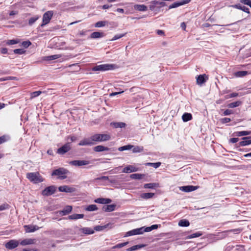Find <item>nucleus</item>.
I'll use <instances>...</instances> for the list:
<instances>
[{
    "label": "nucleus",
    "mask_w": 251,
    "mask_h": 251,
    "mask_svg": "<svg viewBox=\"0 0 251 251\" xmlns=\"http://www.w3.org/2000/svg\"><path fill=\"white\" fill-rule=\"evenodd\" d=\"M26 178L34 183H38L44 181V179L38 172L27 173Z\"/></svg>",
    "instance_id": "1"
},
{
    "label": "nucleus",
    "mask_w": 251,
    "mask_h": 251,
    "mask_svg": "<svg viewBox=\"0 0 251 251\" xmlns=\"http://www.w3.org/2000/svg\"><path fill=\"white\" fill-rule=\"evenodd\" d=\"M92 136L94 142V145L98 142L109 141L111 139L110 135L108 134L97 133L92 135Z\"/></svg>",
    "instance_id": "2"
},
{
    "label": "nucleus",
    "mask_w": 251,
    "mask_h": 251,
    "mask_svg": "<svg viewBox=\"0 0 251 251\" xmlns=\"http://www.w3.org/2000/svg\"><path fill=\"white\" fill-rule=\"evenodd\" d=\"M69 171L64 168H59L53 171L51 176H56L57 178L60 179H64L67 178V175Z\"/></svg>",
    "instance_id": "3"
},
{
    "label": "nucleus",
    "mask_w": 251,
    "mask_h": 251,
    "mask_svg": "<svg viewBox=\"0 0 251 251\" xmlns=\"http://www.w3.org/2000/svg\"><path fill=\"white\" fill-rule=\"evenodd\" d=\"M118 67L115 64H104L95 66L92 68L93 71H105L114 70Z\"/></svg>",
    "instance_id": "4"
},
{
    "label": "nucleus",
    "mask_w": 251,
    "mask_h": 251,
    "mask_svg": "<svg viewBox=\"0 0 251 251\" xmlns=\"http://www.w3.org/2000/svg\"><path fill=\"white\" fill-rule=\"evenodd\" d=\"M53 15V12L52 11H48L45 12L43 16L42 24L41 25V26L43 27L49 24Z\"/></svg>",
    "instance_id": "5"
},
{
    "label": "nucleus",
    "mask_w": 251,
    "mask_h": 251,
    "mask_svg": "<svg viewBox=\"0 0 251 251\" xmlns=\"http://www.w3.org/2000/svg\"><path fill=\"white\" fill-rule=\"evenodd\" d=\"M71 149L70 143H67L58 149L57 153L59 154H64L69 151Z\"/></svg>",
    "instance_id": "6"
},
{
    "label": "nucleus",
    "mask_w": 251,
    "mask_h": 251,
    "mask_svg": "<svg viewBox=\"0 0 251 251\" xmlns=\"http://www.w3.org/2000/svg\"><path fill=\"white\" fill-rule=\"evenodd\" d=\"M56 187L54 185L47 187L42 191V194L46 196L51 195L56 191Z\"/></svg>",
    "instance_id": "7"
},
{
    "label": "nucleus",
    "mask_w": 251,
    "mask_h": 251,
    "mask_svg": "<svg viewBox=\"0 0 251 251\" xmlns=\"http://www.w3.org/2000/svg\"><path fill=\"white\" fill-rule=\"evenodd\" d=\"M94 145V142L91 136L90 138H84L80 141L78 145L80 146H92Z\"/></svg>",
    "instance_id": "8"
},
{
    "label": "nucleus",
    "mask_w": 251,
    "mask_h": 251,
    "mask_svg": "<svg viewBox=\"0 0 251 251\" xmlns=\"http://www.w3.org/2000/svg\"><path fill=\"white\" fill-rule=\"evenodd\" d=\"M19 243V241L16 240H11L5 245L6 248L9 250H12L18 247Z\"/></svg>",
    "instance_id": "9"
},
{
    "label": "nucleus",
    "mask_w": 251,
    "mask_h": 251,
    "mask_svg": "<svg viewBox=\"0 0 251 251\" xmlns=\"http://www.w3.org/2000/svg\"><path fill=\"white\" fill-rule=\"evenodd\" d=\"M58 190L60 192L66 193H73L75 191V188L68 185H63L59 187Z\"/></svg>",
    "instance_id": "10"
},
{
    "label": "nucleus",
    "mask_w": 251,
    "mask_h": 251,
    "mask_svg": "<svg viewBox=\"0 0 251 251\" xmlns=\"http://www.w3.org/2000/svg\"><path fill=\"white\" fill-rule=\"evenodd\" d=\"M191 0H182L180 1L175 2L173 3H172V4H171L169 6V8L172 9V8H175L178 7L180 6L189 3L191 1Z\"/></svg>",
    "instance_id": "11"
},
{
    "label": "nucleus",
    "mask_w": 251,
    "mask_h": 251,
    "mask_svg": "<svg viewBox=\"0 0 251 251\" xmlns=\"http://www.w3.org/2000/svg\"><path fill=\"white\" fill-rule=\"evenodd\" d=\"M69 163L75 166H82L89 164L90 162L87 160H73L70 161Z\"/></svg>",
    "instance_id": "12"
},
{
    "label": "nucleus",
    "mask_w": 251,
    "mask_h": 251,
    "mask_svg": "<svg viewBox=\"0 0 251 251\" xmlns=\"http://www.w3.org/2000/svg\"><path fill=\"white\" fill-rule=\"evenodd\" d=\"M139 170V169L132 165H128L125 167L123 170V172L124 173H130L132 172H135Z\"/></svg>",
    "instance_id": "13"
},
{
    "label": "nucleus",
    "mask_w": 251,
    "mask_h": 251,
    "mask_svg": "<svg viewBox=\"0 0 251 251\" xmlns=\"http://www.w3.org/2000/svg\"><path fill=\"white\" fill-rule=\"evenodd\" d=\"M142 229L141 227L132 229L127 232H126L125 236L126 237L130 236L132 235L142 234Z\"/></svg>",
    "instance_id": "14"
},
{
    "label": "nucleus",
    "mask_w": 251,
    "mask_h": 251,
    "mask_svg": "<svg viewBox=\"0 0 251 251\" xmlns=\"http://www.w3.org/2000/svg\"><path fill=\"white\" fill-rule=\"evenodd\" d=\"M208 79V76L205 74L200 75L197 77V83L199 85H201L205 83Z\"/></svg>",
    "instance_id": "15"
},
{
    "label": "nucleus",
    "mask_w": 251,
    "mask_h": 251,
    "mask_svg": "<svg viewBox=\"0 0 251 251\" xmlns=\"http://www.w3.org/2000/svg\"><path fill=\"white\" fill-rule=\"evenodd\" d=\"M198 188V186L187 185L180 187V190L185 192H190L197 190Z\"/></svg>",
    "instance_id": "16"
},
{
    "label": "nucleus",
    "mask_w": 251,
    "mask_h": 251,
    "mask_svg": "<svg viewBox=\"0 0 251 251\" xmlns=\"http://www.w3.org/2000/svg\"><path fill=\"white\" fill-rule=\"evenodd\" d=\"M72 206L70 205L66 206L62 210L58 211V213L61 216H65L70 213L72 210Z\"/></svg>",
    "instance_id": "17"
},
{
    "label": "nucleus",
    "mask_w": 251,
    "mask_h": 251,
    "mask_svg": "<svg viewBox=\"0 0 251 251\" xmlns=\"http://www.w3.org/2000/svg\"><path fill=\"white\" fill-rule=\"evenodd\" d=\"M26 232H32L39 229L37 226L26 225L24 226Z\"/></svg>",
    "instance_id": "18"
},
{
    "label": "nucleus",
    "mask_w": 251,
    "mask_h": 251,
    "mask_svg": "<svg viewBox=\"0 0 251 251\" xmlns=\"http://www.w3.org/2000/svg\"><path fill=\"white\" fill-rule=\"evenodd\" d=\"M116 205L115 204L103 206L102 210L104 212H112L115 210Z\"/></svg>",
    "instance_id": "19"
},
{
    "label": "nucleus",
    "mask_w": 251,
    "mask_h": 251,
    "mask_svg": "<svg viewBox=\"0 0 251 251\" xmlns=\"http://www.w3.org/2000/svg\"><path fill=\"white\" fill-rule=\"evenodd\" d=\"M95 202L100 204H108L111 202V200L106 198H98L95 200Z\"/></svg>",
    "instance_id": "20"
},
{
    "label": "nucleus",
    "mask_w": 251,
    "mask_h": 251,
    "mask_svg": "<svg viewBox=\"0 0 251 251\" xmlns=\"http://www.w3.org/2000/svg\"><path fill=\"white\" fill-rule=\"evenodd\" d=\"M251 137H243L242 139L243 141L239 143L240 146H245L251 144V140H250Z\"/></svg>",
    "instance_id": "21"
},
{
    "label": "nucleus",
    "mask_w": 251,
    "mask_h": 251,
    "mask_svg": "<svg viewBox=\"0 0 251 251\" xmlns=\"http://www.w3.org/2000/svg\"><path fill=\"white\" fill-rule=\"evenodd\" d=\"M79 231L85 234L90 235L94 233V230L90 227H83L79 229Z\"/></svg>",
    "instance_id": "22"
},
{
    "label": "nucleus",
    "mask_w": 251,
    "mask_h": 251,
    "mask_svg": "<svg viewBox=\"0 0 251 251\" xmlns=\"http://www.w3.org/2000/svg\"><path fill=\"white\" fill-rule=\"evenodd\" d=\"M109 149L102 145H98L94 148V151L96 152H100L103 151H108Z\"/></svg>",
    "instance_id": "23"
},
{
    "label": "nucleus",
    "mask_w": 251,
    "mask_h": 251,
    "mask_svg": "<svg viewBox=\"0 0 251 251\" xmlns=\"http://www.w3.org/2000/svg\"><path fill=\"white\" fill-rule=\"evenodd\" d=\"M232 6L235 8L241 10L243 11H244L245 12H246L248 14H250L249 9L245 6H242L240 4H237L233 5Z\"/></svg>",
    "instance_id": "24"
},
{
    "label": "nucleus",
    "mask_w": 251,
    "mask_h": 251,
    "mask_svg": "<svg viewBox=\"0 0 251 251\" xmlns=\"http://www.w3.org/2000/svg\"><path fill=\"white\" fill-rule=\"evenodd\" d=\"M154 196V193H144L140 195V198L143 199L148 200L152 198Z\"/></svg>",
    "instance_id": "25"
},
{
    "label": "nucleus",
    "mask_w": 251,
    "mask_h": 251,
    "mask_svg": "<svg viewBox=\"0 0 251 251\" xmlns=\"http://www.w3.org/2000/svg\"><path fill=\"white\" fill-rule=\"evenodd\" d=\"M249 74V73L246 71H237L234 73V76L236 77H242Z\"/></svg>",
    "instance_id": "26"
},
{
    "label": "nucleus",
    "mask_w": 251,
    "mask_h": 251,
    "mask_svg": "<svg viewBox=\"0 0 251 251\" xmlns=\"http://www.w3.org/2000/svg\"><path fill=\"white\" fill-rule=\"evenodd\" d=\"M134 8L135 10L139 11H146L148 9L147 6L144 4H135Z\"/></svg>",
    "instance_id": "27"
},
{
    "label": "nucleus",
    "mask_w": 251,
    "mask_h": 251,
    "mask_svg": "<svg viewBox=\"0 0 251 251\" xmlns=\"http://www.w3.org/2000/svg\"><path fill=\"white\" fill-rule=\"evenodd\" d=\"M158 187L159 184L157 183H150L144 185V188L145 189H154Z\"/></svg>",
    "instance_id": "28"
},
{
    "label": "nucleus",
    "mask_w": 251,
    "mask_h": 251,
    "mask_svg": "<svg viewBox=\"0 0 251 251\" xmlns=\"http://www.w3.org/2000/svg\"><path fill=\"white\" fill-rule=\"evenodd\" d=\"M146 246L145 244H140V245H134L130 248H129L127 249V251H133L138 249H142Z\"/></svg>",
    "instance_id": "29"
},
{
    "label": "nucleus",
    "mask_w": 251,
    "mask_h": 251,
    "mask_svg": "<svg viewBox=\"0 0 251 251\" xmlns=\"http://www.w3.org/2000/svg\"><path fill=\"white\" fill-rule=\"evenodd\" d=\"M192 119V115L191 113H185L182 116V119L183 122H186Z\"/></svg>",
    "instance_id": "30"
},
{
    "label": "nucleus",
    "mask_w": 251,
    "mask_h": 251,
    "mask_svg": "<svg viewBox=\"0 0 251 251\" xmlns=\"http://www.w3.org/2000/svg\"><path fill=\"white\" fill-rule=\"evenodd\" d=\"M84 215L82 214H74L71 215H70L68 217V219L70 220H77L79 219H81L84 217Z\"/></svg>",
    "instance_id": "31"
},
{
    "label": "nucleus",
    "mask_w": 251,
    "mask_h": 251,
    "mask_svg": "<svg viewBox=\"0 0 251 251\" xmlns=\"http://www.w3.org/2000/svg\"><path fill=\"white\" fill-rule=\"evenodd\" d=\"M111 125L114 126L115 128H122L126 126V124L123 122H115V123H111Z\"/></svg>",
    "instance_id": "32"
},
{
    "label": "nucleus",
    "mask_w": 251,
    "mask_h": 251,
    "mask_svg": "<svg viewBox=\"0 0 251 251\" xmlns=\"http://www.w3.org/2000/svg\"><path fill=\"white\" fill-rule=\"evenodd\" d=\"M102 32H94L91 34V38L93 39L99 38L103 36Z\"/></svg>",
    "instance_id": "33"
},
{
    "label": "nucleus",
    "mask_w": 251,
    "mask_h": 251,
    "mask_svg": "<svg viewBox=\"0 0 251 251\" xmlns=\"http://www.w3.org/2000/svg\"><path fill=\"white\" fill-rule=\"evenodd\" d=\"M144 176H145V175H144V174H133L130 175V177L131 178H132L133 179H141Z\"/></svg>",
    "instance_id": "34"
},
{
    "label": "nucleus",
    "mask_w": 251,
    "mask_h": 251,
    "mask_svg": "<svg viewBox=\"0 0 251 251\" xmlns=\"http://www.w3.org/2000/svg\"><path fill=\"white\" fill-rule=\"evenodd\" d=\"M242 104V102L240 100H238L235 102L230 103L228 104L227 106L229 108H235L240 106Z\"/></svg>",
    "instance_id": "35"
},
{
    "label": "nucleus",
    "mask_w": 251,
    "mask_h": 251,
    "mask_svg": "<svg viewBox=\"0 0 251 251\" xmlns=\"http://www.w3.org/2000/svg\"><path fill=\"white\" fill-rule=\"evenodd\" d=\"M189 225L190 223L189 221L185 219L181 220L178 223V226H180L187 227Z\"/></svg>",
    "instance_id": "36"
},
{
    "label": "nucleus",
    "mask_w": 251,
    "mask_h": 251,
    "mask_svg": "<svg viewBox=\"0 0 251 251\" xmlns=\"http://www.w3.org/2000/svg\"><path fill=\"white\" fill-rule=\"evenodd\" d=\"M33 243V240L31 239H26L22 240L20 244L23 246L30 245Z\"/></svg>",
    "instance_id": "37"
},
{
    "label": "nucleus",
    "mask_w": 251,
    "mask_h": 251,
    "mask_svg": "<svg viewBox=\"0 0 251 251\" xmlns=\"http://www.w3.org/2000/svg\"><path fill=\"white\" fill-rule=\"evenodd\" d=\"M202 233L201 232H198L193 234H192L185 237V239H189L199 237L202 235Z\"/></svg>",
    "instance_id": "38"
},
{
    "label": "nucleus",
    "mask_w": 251,
    "mask_h": 251,
    "mask_svg": "<svg viewBox=\"0 0 251 251\" xmlns=\"http://www.w3.org/2000/svg\"><path fill=\"white\" fill-rule=\"evenodd\" d=\"M59 57V55L56 54V55L45 56V57H44V60L45 61H50V60H54L57 58H58Z\"/></svg>",
    "instance_id": "39"
},
{
    "label": "nucleus",
    "mask_w": 251,
    "mask_h": 251,
    "mask_svg": "<svg viewBox=\"0 0 251 251\" xmlns=\"http://www.w3.org/2000/svg\"><path fill=\"white\" fill-rule=\"evenodd\" d=\"M251 133V131H242L235 132L236 136H243L246 135H250Z\"/></svg>",
    "instance_id": "40"
},
{
    "label": "nucleus",
    "mask_w": 251,
    "mask_h": 251,
    "mask_svg": "<svg viewBox=\"0 0 251 251\" xmlns=\"http://www.w3.org/2000/svg\"><path fill=\"white\" fill-rule=\"evenodd\" d=\"M132 148V151L134 153L141 152L144 150V148L142 146H133Z\"/></svg>",
    "instance_id": "41"
},
{
    "label": "nucleus",
    "mask_w": 251,
    "mask_h": 251,
    "mask_svg": "<svg viewBox=\"0 0 251 251\" xmlns=\"http://www.w3.org/2000/svg\"><path fill=\"white\" fill-rule=\"evenodd\" d=\"M97 209L98 207L96 204L89 205L85 208V210L88 211H94L97 210Z\"/></svg>",
    "instance_id": "42"
},
{
    "label": "nucleus",
    "mask_w": 251,
    "mask_h": 251,
    "mask_svg": "<svg viewBox=\"0 0 251 251\" xmlns=\"http://www.w3.org/2000/svg\"><path fill=\"white\" fill-rule=\"evenodd\" d=\"M133 147V145H128L124 146L121 147L119 148L118 150L119 151H122L126 150H129L131 149Z\"/></svg>",
    "instance_id": "43"
},
{
    "label": "nucleus",
    "mask_w": 251,
    "mask_h": 251,
    "mask_svg": "<svg viewBox=\"0 0 251 251\" xmlns=\"http://www.w3.org/2000/svg\"><path fill=\"white\" fill-rule=\"evenodd\" d=\"M128 243V242H126L125 243L118 244L113 246L112 248V249H120V248H123V247H125V246H126Z\"/></svg>",
    "instance_id": "44"
},
{
    "label": "nucleus",
    "mask_w": 251,
    "mask_h": 251,
    "mask_svg": "<svg viewBox=\"0 0 251 251\" xmlns=\"http://www.w3.org/2000/svg\"><path fill=\"white\" fill-rule=\"evenodd\" d=\"M39 18V17L38 16L30 18L28 20V25H32Z\"/></svg>",
    "instance_id": "45"
},
{
    "label": "nucleus",
    "mask_w": 251,
    "mask_h": 251,
    "mask_svg": "<svg viewBox=\"0 0 251 251\" xmlns=\"http://www.w3.org/2000/svg\"><path fill=\"white\" fill-rule=\"evenodd\" d=\"M106 22H105V21H99V22H97L95 24V26L96 27H103V26H105V25H106Z\"/></svg>",
    "instance_id": "46"
},
{
    "label": "nucleus",
    "mask_w": 251,
    "mask_h": 251,
    "mask_svg": "<svg viewBox=\"0 0 251 251\" xmlns=\"http://www.w3.org/2000/svg\"><path fill=\"white\" fill-rule=\"evenodd\" d=\"M42 93H44V92H42L41 91H37L33 92L31 93L30 94L31 98L33 99L35 97H37L39 96Z\"/></svg>",
    "instance_id": "47"
},
{
    "label": "nucleus",
    "mask_w": 251,
    "mask_h": 251,
    "mask_svg": "<svg viewBox=\"0 0 251 251\" xmlns=\"http://www.w3.org/2000/svg\"><path fill=\"white\" fill-rule=\"evenodd\" d=\"M9 139L8 136L3 135L0 137V145L5 142Z\"/></svg>",
    "instance_id": "48"
},
{
    "label": "nucleus",
    "mask_w": 251,
    "mask_h": 251,
    "mask_svg": "<svg viewBox=\"0 0 251 251\" xmlns=\"http://www.w3.org/2000/svg\"><path fill=\"white\" fill-rule=\"evenodd\" d=\"M15 54H22L25 52V50L23 49H15L13 50Z\"/></svg>",
    "instance_id": "49"
},
{
    "label": "nucleus",
    "mask_w": 251,
    "mask_h": 251,
    "mask_svg": "<svg viewBox=\"0 0 251 251\" xmlns=\"http://www.w3.org/2000/svg\"><path fill=\"white\" fill-rule=\"evenodd\" d=\"M108 226V224L105 226H96L94 228V229L96 231H100L104 229V228H106Z\"/></svg>",
    "instance_id": "50"
},
{
    "label": "nucleus",
    "mask_w": 251,
    "mask_h": 251,
    "mask_svg": "<svg viewBox=\"0 0 251 251\" xmlns=\"http://www.w3.org/2000/svg\"><path fill=\"white\" fill-rule=\"evenodd\" d=\"M9 205L7 203H3L0 205V211L9 209Z\"/></svg>",
    "instance_id": "51"
},
{
    "label": "nucleus",
    "mask_w": 251,
    "mask_h": 251,
    "mask_svg": "<svg viewBox=\"0 0 251 251\" xmlns=\"http://www.w3.org/2000/svg\"><path fill=\"white\" fill-rule=\"evenodd\" d=\"M141 229H142V231H141L142 234H143V233H144L145 232H150L152 230L151 228V226H149V227H141Z\"/></svg>",
    "instance_id": "52"
},
{
    "label": "nucleus",
    "mask_w": 251,
    "mask_h": 251,
    "mask_svg": "<svg viewBox=\"0 0 251 251\" xmlns=\"http://www.w3.org/2000/svg\"><path fill=\"white\" fill-rule=\"evenodd\" d=\"M126 35V33L125 34H117L115 35L113 38L111 39L112 41L116 40L117 39H119L123 37H124Z\"/></svg>",
    "instance_id": "53"
},
{
    "label": "nucleus",
    "mask_w": 251,
    "mask_h": 251,
    "mask_svg": "<svg viewBox=\"0 0 251 251\" xmlns=\"http://www.w3.org/2000/svg\"><path fill=\"white\" fill-rule=\"evenodd\" d=\"M18 43V42L14 39L7 40L6 42V44L7 45H14Z\"/></svg>",
    "instance_id": "54"
},
{
    "label": "nucleus",
    "mask_w": 251,
    "mask_h": 251,
    "mask_svg": "<svg viewBox=\"0 0 251 251\" xmlns=\"http://www.w3.org/2000/svg\"><path fill=\"white\" fill-rule=\"evenodd\" d=\"M31 44V43L28 41H24L22 43L23 46L25 48L28 47Z\"/></svg>",
    "instance_id": "55"
},
{
    "label": "nucleus",
    "mask_w": 251,
    "mask_h": 251,
    "mask_svg": "<svg viewBox=\"0 0 251 251\" xmlns=\"http://www.w3.org/2000/svg\"><path fill=\"white\" fill-rule=\"evenodd\" d=\"M109 179L108 176H102L99 177H97L96 180H108Z\"/></svg>",
    "instance_id": "56"
},
{
    "label": "nucleus",
    "mask_w": 251,
    "mask_h": 251,
    "mask_svg": "<svg viewBox=\"0 0 251 251\" xmlns=\"http://www.w3.org/2000/svg\"><path fill=\"white\" fill-rule=\"evenodd\" d=\"M18 13L19 12L17 10H12L10 11L9 15L10 16H14V15L18 14Z\"/></svg>",
    "instance_id": "57"
},
{
    "label": "nucleus",
    "mask_w": 251,
    "mask_h": 251,
    "mask_svg": "<svg viewBox=\"0 0 251 251\" xmlns=\"http://www.w3.org/2000/svg\"><path fill=\"white\" fill-rule=\"evenodd\" d=\"M221 121L222 123H227L230 122L231 120L228 118H224L221 119Z\"/></svg>",
    "instance_id": "58"
},
{
    "label": "nucleus",
    "mask_w": 251,
    "mask_h": 251,
    "mask_svg": "<svg viewBox=\"0 0 251 251\" xmlns=\"http://www.w3.org/2000/svg\"><path fill=\"white\" fill-rule=\"evenodd\" d=\"M232 113V111L231 110H229V109H226L224 112V115H229L231 114Z\"/></svg>",
    "instance_id": "59"
},
{
    "label": "nucleus",
    "mask_w": 251,
    "mask_h": 251,
    "mask_svg": "<svg viewBox=\"0 0 251 251\" xmlns=\"http://www.w3.org/2000/svg\"><path fill=\"white\" fill-rule=\"evenodd\" d=\"M161 162H156V163H153L152 167H153L154 168H157L161 165Z\"/></svg>",
    "instance_id": "60"
},
{
    "label": "nucleus",
    "mask_w": 251,
    "mask_h": 251,
    "mask_svg": "<svg viewBox=\"0 0 251 251\" xmlns=\"http://www.w3.org/2000/svg\"><path fill=\"white\" fill-rule=\"evenodd\" d=\"M238 96H239V94L238 93H232L228 95V98H231L237 97Z\"/></svg>",
    "instance_id": "61"
},
{
    "label": "nucleus",
    "mask_w": 251,
    "mask_h": 251,
    "mask_svg": "<svg viewBox=\"0 0 251 251\" xmlns=\"http://www.w3.org/2000/svg\"><path fill=\"white\" fill-rule=\"evenodd\" d=\"M239 141V138H232L230 139V142L232 143H235Z\"/></svg>",
    "instance_id": "62"
},
{
    "label": "nucleus",
    "mask_w": 251,
    "mask_h": 251,
    "mask_svg": "<svg viewBox=\"0 0 251 251\" xmlns=\"http://www.w3.org/2000/svg\"><path fill=\"white\" fill-rule=\"evenodd\" d=\"M0 52L2 54H6L7 53V49L5 48H2L0 50Z\"/></svg>",
    "instance_id": "63"
},
{
    "label": "nucleus",
    "mask_w": 251,
    "mask_h": 251,
    "mask_svg": "<svg viewBox=\"0 0 251 251\" xmlns=\"http://www.w3.org/2000/svg\"><path fill=\"white\" fill-rule=\"evenodd\" d=\"M249 1H250V0H240L241 3L247 5L249 3Z\"/></svg>",
    "instance_id": "64"
}]
</instances>
